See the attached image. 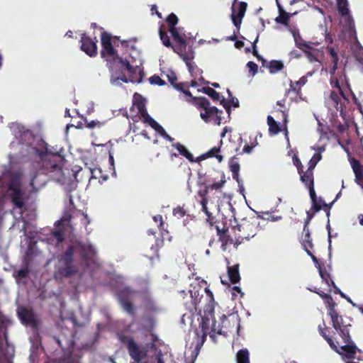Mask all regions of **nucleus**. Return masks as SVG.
Returning <instances> with one entry per match:
<instances>
[{"label":"nucleus","mask_w":363,"mask_h":363,"mask_svg":"<svg viewBox=\"0 0 363 363\" xmlns=\"http://www.w3.org/2000/svg\"><path fill=\"white\" fill-rule=\"evenodd\" d=\"M75 252H78L81 259L85 262L92 260L96 254L94 247L89 243L79 241L69 245L65 252L58 257L54 271L55 280L71 278L79 273V267L74 259Z\"/></svg>","instance_id":"f257e3e1"},{"label":"nucleus","mask_w":363,"mask_h":363,"mask_svg":"<svg viewBox=\"0 0 363 363\" xmlns=\"http://www.w3.org/2000/svg\"><path fill=\"white\" fill-rule=\"evenodd\" d=\"M35 152L42 162L43 172H35L30 179V186L33 192H37L43 187L46 182V174L53 173L50 177L53 179H60L62 174V165L64 161V157L56 152L53 153L48 150V145L45 144L44 148L40 150L35 149Z\"/></svg>","instance_id":"f03ea898"},{"label":"nucleus","mask_w":363,"mask_h":363,"mask_svg":"<svg viewBox=\"0 0 363 363\" xmlns=\"http://www.w3.org/2000/svg\"><path fill=\"white\" fill-rule=\"evenodd\" d=\"M225 182V177L223 174L219 182L206 185L203 189H200L197 192L198 196L201 199L200 204L201 209L207 216L206 220L211 225L214 218L209 211L207 204L208 201H211V203L218 202L223 194L221 189Z\"/></svg>","instance_id":"7ed1b4c3"},{"label":"nucleus","mask_w":363,"mask_h":363,"mask_svg":"<svg viewBox=\"0 0 363 363\" xmlns=\"http://www.w3.org/2000/svg\"><path fill=\"white\" fill-rule=\"evenodd\" d=\"M206 294V303L203 308L204 315L201 318V322L199 329L195 331L196 335V348H200L206 341L211 319L214 318V310L216 301L214 300L213 292L208 288L204 289Z\"/></svg>","instance_id":"20e7f679"},{"label":"nucleus","mask_w":363,"mask_h":363,"mask_svg":"<svg viewBox=\"0 0 363 363\" xmlns=\"http://www.w3.org/2000/svg\"><path fill=\"white\" fill-rule=\"evenodd\" d=\"M318 331L320 335L328 343L331 349L340 355L345 357L347 359H351L354 357V354L358 351V348L352 340L351 337L350 341L347 342L345 340H342L345 344V345L340 346L338 343L335 342L329 334V328L326 326L324 322L323 323V326L321 325H318Z\"/></svg>","instance_id":"39448f33"},{"label":"nucleus","mask_w":363,"mask_h":363,"mask_svg":"<svg viewBox=\"0 0 363 363\" xmlns=\"http://www.w3.org/2000/svg\"><path fill=\"white\" fill-rule=\"evenodd\" d=\"M258 223L257 219L251 218L250 219H245L237 226L232 228L235 235V245L237 247L240 245L245 240H248L253 238L257 232Z\"/></svg>","instance_id":"423d86ee"},{"label":"nucleus","mask_w":363,"mask_h":363,"mask_svg":"<svg viewBox=\"0 0 363 363\" xmlns=\"http://www.w3.org/2000/svg\"><path fill=\"white\" fill-rule=\"evenodd\" d=\"M331 323L333 328L339 334L342 340L350 341V330L352 327V318L350 317L343 318L342 315H340L338 312H334L331 313Z\"/></svg>","instance_id":"0eeeda50"},{"label":"nucleus","mask_w":363,"mask_h":363,"mask_svg":"<svg viewBox=\"0 0 363 363\" xmlns=\"http://www.w3.org/2000/svg\"><path fill=\"white\" fill-rule=\"evenodd\" d=\"M91 28L93 29L98 28L101 31V45H118L121 43L125 45L128 43H138V38H133L129 40H121L120 36L112 35L111 33L104 30L103 27L99 26L96 23H91Z\"/></svg>","instance_id":"6e6552de"},{"label":"nucleus","mask_w":363,"mask_h":363,"mask_svg":"<svg viewBox=\"0 0 363 363\" xmlns=\"http://www.w3.org/2000/svg\"><path fill=\"white\" fill-rule=\"evenodd\" d=\"M337 86L339 89V92L331 91L327 102L330 106L334 107L337 111H340V116L345 120L346 117L345 102L347 101V99L338 82H337Z\"/></svg>","instance_id":"1a4fd4ad"},{"label":"nucleus","mask_w":363,"mask_h":363,"mask_svg":"<svg viewBox=\"0 0 363 363\" xmlns=\"http://www.w3.org/2000/svg\"><path fill=\"white\" fill-rule=\"evenodd\" d=\"M121 69L128 72L129 80L132 83H141L144 77V72L138 65H133L126 58H119Z\"/></svg>","instance_id":"9d476101"},{"label":"nucleus","mask_w":363,"mask_h":363,"mask_svg":"<svg viewBox=\"0 0 363 363\" xmlns=\"http://www.w3.org/2000/svg\"><path fill=\"white\" fill-rule=\"evenodd\" d=\"M196 106L205 111L204 113H201L200 114L201 118L205 122H208V118L215 115L216 123L218 125L221 123L222 117L220 113H222L223 111L218 110L216 106H211L209 101L206 97H203L201 99H200V101L199 104H196Z\"/></svg>","instance_id":"9b49d317"},{"label":"nucleus","mask_w":363,"mask_h":363,"mask_svg":"<svg viewBox=\"0 0 363 363\" xmlns=\"http://www.w3.org/2000/svg\"><path fill=\"white\" fill-rule=\"evenodd\" d=\"M169 33L173 41L179 45H187L192 43L196 36L190 32H187L184 28L177 27L174 30H169Z\"/></svg>","instance_id":"f8f14e48"},{"label":"nucleus","mask_w":363,"mask_h":363,"mask_svg":"<svg viewBox=\"0 0 363 363\" xmlns=\"http://www.w3.org/2000/svg\"><path fill=\"white\" fill-rule=\"evenodd\" d=\"M174 52L177 53L180 57L185 62L189 71L192 73L195 68V65L192 62L194 58V50L192 47H172Z\"/></svg>","instance_id":"ddd939ff"},{"label":"nucleus","mask_w":363,"mask_h":363,"mask_svg":"<svg viewBox=\"0 0 363 363\" xmlns=\"http://www.w3.org/2000/svg\"><path fill=\"white\" fill-rule=\"evenodd\" d=\"M191 289L189 290L191 302L189 303H186V308L189 311H201V308L200 307V303L201 302V299L203 298V291L201 290V287L200 286H192L191 285Z\"/></svg>","instance_id":"4468645a"},{"label":"nucleus","mask_w":363,"mask_h":363,"mask_svg":"<svg viewBox=\"0 0 363 363\" xmlns=\"http://www.w3.org/2000/svg\"><path fill=\"white\" fill-rule=\"evenodd\" d=\"M11 201L16 208L22 209L25 206L24 192L20 187L10 185L9 187Z\"/></svg>","instance_id":"2eb2a0df"},{"label":"nucleus","mask_w":363,"mask_h":363,"mask_svg":"<svg viewBox=\"0 0 363 363\" xmlns=\"http://www.w3.org/2000/svg\"><path fill=\"white\" fill-rule=\"evenodd\" d=\"M238 0H233V4H232V14H231V18L233 24L238 28H240V26L242 22V19L245 16V13L247 9V3L244 1H240L239 3V7L238 11L236 12L235 9V5Z\"/></svg>","instance_id":"dca6fc26"},{"label":"nucleus","mask_w":363,"mask_h":363,"mask_svg":"<svg viewBox=\"0 0 363 363\" xmlns=\"http://www.w3.org/2000/svg\"><path fill=\"white\" fill-rule=\"evenodd\" d=\"M303 55L310 62H318L321 64L324 58V52L322 49H318L315 47H304L302 50Z\"/></svg>","instance_id":"f3484780"},{"label":"nucleus","mask_w":363,"mask_h":363,"mask_svg":"<svg viewBox=\"0 0 363 363\" xmlns=\"http://www.w3.org/2000/svg\"><path fill=\"white\" fill-rule=\"evenodd\" d=\"M101 56L108 62H118L119 63V58H123L118 55L115 47H103L101 51Z\"/></svg>","instance_id":"a211bd4d"},{"label":"nucleus","mask_w":363,"mask_h":363,"mask_svg":"<svg viewBox=\"0 0 363 363\" xmlns=\"http://www.w3.org/2000/svg\"><path fill=\"white\" fill-rule=\"evenodd\" d=\"M136 108L138 111V113L140 114V116L143 118V121L145 123H148L149 125L152 123L155 120L148 114L145 103L144 100H140L134 104Z\"/></svg>","instance_id":"6ab92c4d"},{"label":"nucleus","mask_w":363,"mask_h":363,"mask_svg":"<svg viewBox=\"0 0 363 363\" xmlns=\"http://www.w3.org/2000/svg\"><path fill=\"white\" fill-rule=\"evenodd\" d=\"M217 233L219 236V240L222 242V245H228L234 244L235 245V235L233 234L234 237H232L228 233V228H223L220 230L218 226H216Z\"/></svg>","instance_id":"aec40b11"},{"label":"nucleus","mask_w":363,"mask_h":363,"mask_svg":"<svg viewBox=\"0 0 363 363\" xmlns=\"http://www.w3.org/2000/svg\"><path fill=\"white\" fill-rule=\"evenodd\" d=\"M118 299L124 311H125L128 314L134 316L135 315V308L133 303L128 301L125 291L120 294Z\"/></svg>","instance_id":"412c9836"},{"label":"nucleus","mask_w":363,"mask_h":363,"mask_svg":"<svg viewBox=\"0 0 363 363\" xmlns=\"http://www.w3.org/2000/svg\"><path fill=\"white\" fill-rule=\"evenodd\" d=\"M189 85L188 82H184V86L182 87V90H179V91L182 92L185 96H186V101L195 106H196V104H199L200 101V99H201L203 96H194L191 91L189 90Z\"/></svg>","instance_id":"4be33fe9"},{"label":"nucleus","mask_w":363,"mask_h":363,"mask_svg":"<svg viewBox=\"0 0 363 363\" xmlns=\"http://www.w3.org/2000/svg\"><path fill=\"white\" fill-rule=\"evenodd\" d=\"M298 173L300 175L301 182L304 184L306 188L314 186L313 172L308 170L304 172L303 169L302 172H299Z\"/></svg>","instance_id":"5701e85b"},{"label":"nucleus","mask_w":363,"mask_h":363,"mask_svg":"<svg viewBox=\"0 0 363 363\" xmlns=\"http://www.w3.org/2000/svg\"><path fill=\"white\" fill-rule=\"evenodd\" d=\"M228 275L232 284H237L240 280L239 264H236L228 267Z\"/></svg>","instance_id":"b1692460"},{"label":"nucleus","mask_w":363,"mask_h":363,"mask_svg":"<svg viewBox=\"0 0 363 363\" xmlns=\"http://www.w3.org/2000/svg\"><path fill=\"white\" fill-rule=\"evenodd\" d=\"M279 15L275 18V21L286 26L289 25L290 17L296 14V12L294 13H289L284 11L280 6H279Z\"/></svg>","instance_id":"393cba45"},{"label":"nucleus","mask_w":363,"mask_h":363,"mask_svg":"<svg viewBox=\"0 0 363 363\" xmlns=\"http://www.w3.org/2000/svg\"><path fill=\"white\" fill-rule=\"evenodd\" d=\"M209 335L210 337L215 341L216 335H221L222 334V327L220 324L216 325V322L214 318L211 319V322L209 324V330L208 331L207 335Z\"/></svg>","instance_id":"a878e982"},{"label":"nucleus","mask_w":363,"mask_h":363,"mask_svg":"<svg viewBox=\"0 0 363 363\" xmlns=\"http://www.w3.org/2000/svg\"><path fill=\"white\" fill-rule=\"evenodd\" d=\"M303 235L301 239V245L303 247L305 251L307 250L312 249L313 247V245L312 242V238L311 236V233L309 228H303Z\"/></svg>","instance_id":"bb28decb"},{"label":"nucleus","mask_w":363,"mask_h":363,"mask_svg":"<svg viewBox=\"0 0 363 363\" xmlns=\"http://www.w3.org/2000/svg\"><path fill=\"white\" fill-rule=\"evenodd\" d=\"M167 77L170 84L177 90H182L184 86V82L177 83V77L174 72L169 71Z\"/></svg>","instance_id":"cd10ccee"},{"label":"nucleus","mask_w":363,"mask_h":363,"mask_svg":"<svg viewBox=\"0 0 363 363\" xmlns=\"http://www.w3.org/2000/svg\"><path fill=\"white\" fill-rule=\"evenodd\" d=\"M173 146L179 151V154L185 157L189 162H196L193 155L183 145L177 143Z\"/></svg>","instance_id":"c85d7f7f"},{"label":"nucleus","mask_w":363,"mask_h":363,"mask_svg":"<svg viewBox=\"0 0 363 363\" xmlns=\"http://www.w3.org/2000/svg\"><path fill=\"white\" fill-rule=\"evenodd\" d=\"M350 164L356 178L361 179V177L363 174V165L361 164L359 160L354 158L350 160Z\"/></svg>","instance_id":"c756f323"},{"label":"nucleus","mask_w":363,"mask_h":363,"mask_svg":"<svg viewBox=\"0 0 363 363\" xmlns=\"http://www.w3.org/2000/svg\"><path fill=\"white\" fill-rule=\"evenodd\" d=\"M267 124L271 135H277L281 131L279 124L271 116H267Z\"/></svg>","instance_id":"7c9ffc66"},{"label":"nucleus","mask_w":363,"mask_h":363,"mask_svg":"<svg viewBox=\"0 0 363 363\" xmlns=\"http://www.w3.org/2000/svg\"><path fill=\"white\" fill-rule=\"evenodd\" d=\"M79 35L80 36L81 45H96L98 43V39L96 36L91 38L87 35L86 33H80Z\"/></svg>","instance_id":"2f4dec72"},{"label":"nucleus","mask_w":363,"mask_h":363,"mask_svg":"<svg viewBox=\"0 0 363 363\" xmlns=\"http://www.w3.org/2000/svg\"><path fill=\"white\" fill-rule=\"evenodd\" d=\"M237 363H250V353L247 349L240 350L236 354Z\"/></svg>","instance_id":"473e14b6"},{"label":"nucleus","mask_w":363,"mask_h":363,"mask_svg":"<svg viewBox=\"0 0 363 363\" xmlns=\"http://www.w3.org/2000/svg\"><path fill=\"white\" fill-rule=\"evenodd\" d=\"M336 3L338 12L342 16L350 15L347 0H336Z\"/></svg>","instance_id":"72a5a7b5"},{"label":"nucleus","mask_w":363,"mask_h":363,"mask_svg":"<svg viewBox=\"0 0 363 363\" xmlns=\"http://www.w3.org/2000/svg\"><path fill=\"white\" fill-rule=\"evenodd\" d=\"M284 67V63L280 60H271L267 66L270 74H275L280 72Z\"/></svg>","instance_id":"f704fd0d"},{"label":"nucleus","mask_w":363,"mask_h":363,"mask_svg":"<svg viewBox=\"0 0 363 363\" xmlns=\"http://www.w3.org/2000/svg\"><path fill=\"white\" fill-rule=\"evenodd\" d=\"M324 297L325 303L328 309V315L329 316H331V313H333V311L337 312V310L335 309V306H337V304L330 294H324Z\"/></svg>","instance_id":"c9c22d12"},{"label":"nucleus","mask_w":363,"mask_h":363,"mask_svg":"<svg viewBox=\"0 0 363 363\" xmlns=\"http://www.w3.org/2000/svg\"><path fill=\"white\" fill-rule=\"evenodd\" d=\"M19 316L23 322L28 324H30L34 322V316L33 313L27 308H24L21 309L19 313Z\"/></svg>","instance_id":"e433bc0d"},{"label":"nucleus","mask_w":363,"mask_h":363,"mask_svg":"<svg viewBox=\"0 0 363 363\" xmlns=\"http://www.w3.org/2000/svg\"><path fill=\"white\" fill-rule=\"evenodd\" d=\"M307 82V79L305 77H301L298 81L294 83L292 81L290 82V88L288 90V92L294 91L298 92L300 91V87L303 86Z\"/></svg>","instance_id":"4c0bfd02"},{"label":"nucleus","mask_w":363,"mask_h":363,"mask_svg":"<svg viewBox=\"0 0 363 363\" xmlns=\"http://www.w3.org/2000/svg\"><path fill=\"white\" fill-rule=\"evenodd\" d=\"M318 272L321 279L327 285L330 286V284H334V281L330 278V274L325 269H323L321 266H318Z\"/></svg>","instance_id":"58836bf2"},{"label":"nucleus","mask_w":363,"mask_h":363,"mask_svg":"<svg viewBox=\"0 0 363 363\" xmlns=\"http://www.w3.org/2000/svg\"><path fill=\"white\" fill-rule=\"evenodd\" d=\"M201 91L208 96H209L214 101H219L220 96L218 92L211 87L206 86L203 87Z\"/></svg>","instance_id":"ea45409f"},{"label":"nucleus","mask_w":363,"mask_h":363,"mask_svg":"<svg viewBox=\"0 0 363 363\" xmlns=\"http://www.w3.org/2000/svg\"><path fill=\"white\" fill-rule=\"evenodd\" d=\"M179 19L177 16L172 13H170L166 18V22L168 24L169 29L168 31L172 30L177 28L176 26L178 23Z\"/></svg>","instance_id":"a19ab883"},{"label":"nucleus","mask_w":363,"mask_h":363,"mask_svg":"<svg viewBox=\"0 0 363 363\" xmlns=\"http://www.w3.org/2000/svg\"><path fill=\"white\" fill-rule=\"evenodd\" d=\"M159 35L160 40L163 43V45H173L171 43L170 37L168 35L166 29H164L162 27H160L159 30Z\"/></svg>","instance_id":"79ce46f5"},{"label":"nucleus","mask_w":363,"mask_h":363,"mask_svg":"<svg viewBox=\"0 0 363 363\" xmlns=\"http://www.w3.org/2000/svg\"><path fill=\"white\" fill-rule=\"evenodd\" d=\"M219 152H220V147H213L208 152H207L205 155H203V157L206 158V157H215L219 162H221L223 160V156L220 155H217V153Z\"/></svg>","instance_id":"37998d69"},{"label":"nucleus","mask_w":363,"mask_h":363,"mask_svg":"<svg viewBox=\"0 0 363 363\" xmlns=\"http://www.w3.org/2000/svg\"><path fill=\"white\" fill-rule=\"evenodd\" d=\"M307 189H308V190H309L310 197H311V201H312V208L311 209L314 210L315 212H318L319 211H320V207L318 206L315 203V201L318 200V198H317L316 194L315 192L314 186L307 187Z\"/></svg>","instance_id":"c03bdc74"},{"label":"nucleus","mask_w":363,"mask_h":363,"mask_svg":"<svg viewBox=\"0 0 363 363\" xmlns=\"http://www.w3.org/2000/svg\"><path fill=\"white\" fill-rule=\"evenodd\" d=\"M291 33L295 41V45H309L306 41L302 39L298 29L292 30Z\"/></svg>","instance_id":"a18cd8bd"},{"label":"nucleus","mask_w":363,"mask_h":363,"mask_svg":"<svg viewBox=\"0 0 363 363\" xmlns=\"http://www.w3.org/2000/svg\"><path fill=\"white\" fill-rule=\"evenodd\" d=\"M329 48V52L332 57V62L333 64V69L335 72L337 68L338 56L335 47H327Z\"/></svg>","instance_id":"49530a36"},{"label":"nucleus","mask_w":363,"mask_h":363,"mask_svg":"<svg viewBox=\"0 0 363 363\" xmlns=\"http://www.w3.org/2000/svg\"><path fill=\"white\" fill-rule=\"evenodd\" d=\"M354 57L359 63L363 65V47H352Z\"/></svg>","instance_id":"de8ad7c7"},{"label":"nucleus","mask_w":363,"mask_h":363,"mask_svg":"<svg viewBox=\"0 0 363 363\" xmlns=\"http://www.w3.org/2000/svg\"><path fill=\"white\" fill-rule=\"evenodd\" d=\"M150 126L151 128H152L155 130H156L157 133L161 134L162 135L166 136L170 140H172L171 137L167 134L164 129L159 123H157L155 121H154L152 123H151L150 124Z\"/></svg>","instance_id":"09e8293b"},{"label":"nucleus","mask_w":363,"mask_h":363,"mask_svg":"<svg viewBox=\"0 0 363 363\" xmlns=\"http://www.w3.org/2000/svg\"><path fill=\"white\" fill-rule=\"evenodd\" d=\"M315 203L320 207V210L323 208V210L327 213V216H330V209L331 208L330 203L327 204L321 198H319L315 201Z\"/></svg>","instance_id":"8fccbe9b"},{"label":"nucleus","mask_w":363,"mask_h":363,"mask_svg":"<svg viewBox=\"0 0 363 363\" xmlns=\"http://www.w3.org/2000/svg\"><path fill=\"white\" fill-rule=\"evenodd\" d=\"M149 82L152 85L164 86L166 84V82L157 74L150 77Z\"/></svg>","instance_id":"3c124183"},{"label":"nucleus","mask_w":363,"mask_h":363,"mask_svg":"<svg viewBox=\"0 0 363 363\" xmlns=\"http://www.w3.org/2000/svg\"><path fill=\"white\" fill-rule=\"evenodd\" d=\"M82 51L89 57H95L97 55V47H80Z\"/></svg>","instance_id":"603ef678"},{"label":"nucleus","mask_w":363,"mask_h":363,"mask_svg":"<svg viewBox=\"0 0 363 363\" xmlns=\"http://www.w3.org/2000/svg\"><path fill=\"white\" fill-rule=\"evenodd\" d=\"M124 69H121V74L117 77H111V81L113 84H114L116 81H122L124 83H128L130 82L129 77H127L124 73Z\"/></svg>","instance_id":"864d4df0"},{"label":"nucleus","mask_w":363,"mask_h":363,"mask_svg":"<svg viewBox=\"0 0 363 363\" xmlns=\"http://www.w3.org/2000/svg\"><path fill=\"white\" fill-rule=\"evenodd\" d=\"M52 234L54 237L56 238L58 243L63 242L65 239L63 229L59 228L58 229L53 231Z\"/></svg>","instance_id":"5fc2aeb1"},{"label":"nucleus","mask_w":363,"mask_h":363,"mask_svg":"<svg viewBox=\"0 0 363 363\" xmlns=\"http://www.w3.org/2000/svg\"><path fill=\"white\" fill-rule=\"evenodd\" d=\"M247 67L252 76H255L258 72V65L254 62L250 61L247 63Z\"/></svg>","instance_id":"6e6d98bb"},{"label":"nucleus","mask_w":363,"mask_h":363,"mask_svg":"<svg viewBox=\"0 0 363 363\" xmlns=\"http://www.w3.org/2000/svg\"><path fill=\"white\" fill-rule=\"evenodd\" d=\"M335 128L337 129L339 133L343 134L348 130L349 125L347 122H345V123H339L337 125H335Z\"/></svg>","instance_id":"4d7b16f0"},{"label":"nucleus","mask_w":363,"mask_h":363,"mask_svg":"<svg viewBox=\"0 0 363 363\" xmlns=\"http://www.w3.org/2000/svg\"><path fill=\"white\" fill-rule=\"evenodd\" d=\"M293 163L296 167L298 172H302V170L303 169V166L300 159L296 155H294L293 157Z\"/></svg>","instance_id":"13d9d810"},{"label":"nucleus","mask_w":363,"mask_h":363,"mask_svg":"<svg viewBox=\"0 0 363 363\" xmlns=\"http://www.w3.org/2000/svg\"><path fill=\"white\" fill-rule=\"evenodd\" d=\"M173 214L175 216H178L179 218H182L186 215V211L184 209V208L181 206H177L174 208L173 210Z\"/></svg>","instance_id":"bf43d9fd"},{"label":"nucleus","mask_w":363,"mask_h":363,"mask_svg":"<svg viewBox=\"0 0 363 363\" xmlns=\"http://www.w3.org/2000/svg\"><path fill=\"white\" fill-rule=\"evenodd\" d=\"M257 142L256 138L255 139V142L252 143L251 145L246 144L242 149V152L245 153H250L252 150V149L257 145Z\"/></svg>","instance_id":"052dcab7"},{"label":"nucleus","mask_w":363,"mask_h":363,"mask_svg":"<svg viewBox=\"0 0 363 363\" xmlns=\"http://www.w3.org/2000/svg\"><path fill=\"white\" fill-rule=\"evenodd\" d=\"M85 123H86V127L89 128H94L95 127H100L102 125V123H101L100 121H95V120H93L91 121H87L86 120H85Z\"/></svg>","instance_id":"680f3d73"},{"label":"nucleus","mask_w":363,"mask_h":363,"mask_svg":"<svg viewBox=\"0 0 363 363\" xmlns=\"http://www.w3.org/2000/svg\"><path fill=\"white\" fill-rule=\"evenodd\" d=\"M225 38L226 40H230L235 41L234 45H245L243 41L237 40V36H236L235 32L233 33V34L232 35L226 36Z\"/></svg>","instance_id":"e2e57ef3"},{"label":"nucleus","mask_w":363,"mask_h":363,"mask_svg":"<svg viewBox=\"0 0 363 363\" xmlns=\"http://www.w3.org/2000/svg\"><path fill=\"white\" fill-rule=\"evenodd\" d=\"M252 51L254 56H255L258 60L264 61V59L260 56L257 50V47H246V52Z\"/></svg>","instance_id":"0e129e2a"},{"label":"nucleus","mask_w":363,"mask_h":363,"mask_svg":"<svg viewBox=\"0 0 363 363\" xmlns=\"http://www.w3.org/2000/svg\"><path fill=\"white\" fill-rule=\"evenodd\" d=\"M315 213V212L314 210H313V213H310L309 211H307V217L304 221L303 228H309L308 225H309L311 220H312V218H313Z\"/></svg>","instance_id":"69168bd1"},{"label":"nucleus","mask_w":363,"mask_h":363,"mask_svg":"<svg viewBox=\"0 0 363 363\" xmlns=\"http://www.w3.org/2000/svg\"><path fill=\"white\" fill-rule=\"evenodd\" d=\"M227 91H228V94H229V96L231 97V99L230 101V104L232 106H233L235 108L239 107V101H238V99L232 96V93H231V91L229 89H228Z\"/></svg>","instance_id":"338daca9"},{"label":"nucleus","mask_w":363,"mask_h":363,"mask_svg":"<svg viewBox=\"0 0 363 363\" xmlns=\"http://www.w3.org/2000/svg\"><path fill=\"white\" fill-rule=\"evenodd\" d=\"M157 363H164L163 354L161 350H159L156 352Z\"/></svg>","instance_id":"774afa93"}]
</instances>
